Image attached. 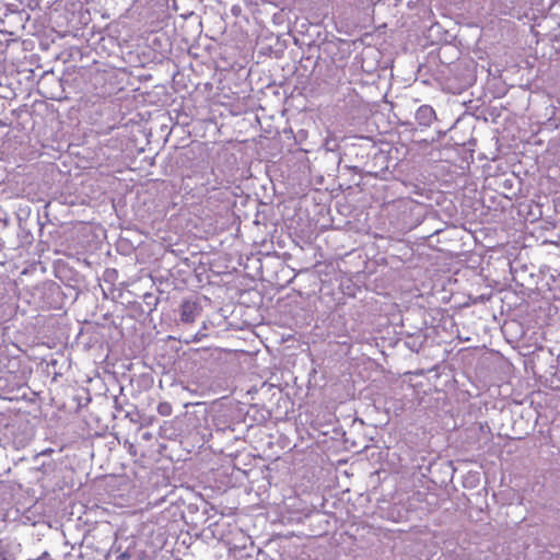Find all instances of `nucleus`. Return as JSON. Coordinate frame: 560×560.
<instances>
[{"label":"nucleus","mask_w":560,"mask_h":560,"mask_svg":"<svg viewBox=\"0 0 560 560\" xmlns=\"http://www.w3.org/2000/svg\"><path fill=\"white\" fill-rule=\"evenodd\" d=\"M476 62L471 59H462L447 66L442 78L443 91L451 94H460L470 88L477 79Z\"/></svg>","instance_id":"f257e3e1"},{"label":"nucleus","mask_w":560,"mask_h":560,"mask_svg":"<svg viewBox=\"0 0 560 560\" xmlns=\"http://www.w3.org/2000/svg\"><path fill=\"white\" fill-rule=\"evenodd\" d=\"M415 120L416 122L405 121L401 125L411 133L412 139L416 142L431 144L439 141L445 135V131L434 129L429 137H422V132L438 121L435 110L430 105H421L416 110Z\"/></svg>","instance_id":"f03ea898"},{"label":"nucleus","mask_w":560,"mask_h":560,"mask_svg":"<svg viewBox=\"0 0 560 560\" xmlns=\"http://www.w3.org/2000/svg\"><path fill=\"white\" fill-rule=\"evenodd\" d=\"M201 312L202 306L197 300L186 299L179 305V322L184 325L192 324Z\"/></svg>","instance_id":"7ed1b4c3"},{"label":"nucleus","mask_w":560,"mask_h":560,"mask_svg":"<svg viewBox=\"0 0 560 560\" xmlns=\"http://www.w3.org/2000/svg\"><path fill=\"white\" fill-rule=\"evenodd\" d=\"M44 299V305L50 308H59L61 304V288L55 282L44 283L40 288Z\"/></svg>","instance_id":"20e7f679"},{"label":"nucleus","mask_w":560,"mask_h":560,"mask_svg":"<svg viewBox=\"0 0 560 560\" xmlns=\"http://www.w3.org/2000/svg\"><path fill=\"white\" fill-rule=\"evenodd\" d=\"M115 536H116V534L113 530V528L108 524H105L102 527H97V528H94L93 530H90L83 537L82 541L80 542V546L86 545V547H92L94 544V540H96L97 538H103V537L106 538V545H108L114 539Z\"/></svg>","instance_id":"39448f33"},{"label":"nucleus","mask_w":560,"mask_h":560,"mask_svg":"<svg viewBox=\"0 0 560 560\" xmlns=\"http://www.w3.org/2000/svg\"><path fill=\"white\" fill-rule=\"evenodd\" d=\"M112 552L118 553L116 560H141L143 551L138 550L135 546L129 545L124 551H121V546H116L115 544L107 551L103 548L102 553L108 558Z\"/></svg>","instance_id":"423d86ee"},{"label":"nucleus","mask_w":560,"mask_h":560,"mask_svg":"<svg viewBox=\"0 0 560 560\" xmlns=\"http://www.w3.org/2000/svg\"><path fill=\"white\" fill-rule=\"evenodd\" d=\"M154 11L159 12V15L156 16L158 22H163L171 18V7L168 5V2H154Z\"/></svg>","instance_id":"0eeeda50"},{"label":"nucleus","mask_w":560,"mask_h":560,"mask_svg":"<svg viewBox=\"0 0 560 560\" xmlns=\"http://www.w3.org/2000/svg\"><path fill=\"white\" fill-rule=\"evenodd\" d=\"M158 412L161 416L167 417L172 413V406L168 402H160L158 406Z\"/></svg>","instance_id":"6e6552de"},{"label":"nucleus","mask_w":560,"mask_h":560,"mask_svg":"<svg viewBox=\"0 0 560 560\" xmlns=\"http://www.w3.org/2000/svg\"><path fill=\"white\" fill-rule=\"evenodd\" d=\"M0 557L2 560H15L13 552L4 546H0Z\"/></svg>","instance_id":"1a4fd4ad"},{"label":"nucleus","mask_w":560,"mask_h":560,"mask_svg":"<svg viewBox=\"0 0 560 560\" xmlns=\"http://www.w3.org/2000/svg\"><path fill=\"white\" fill-rule=\"evenodd\" d=\"M407 346L409 347V349H411L412 351L415 352H419L421 346H422V342H417L416 339H412L410 341H407Z\"/></svg>","instance_id":"9d476101"},{"label":"nucleus","mask_w":560,"mask_h":560,"mask_svg":"<svg viewBox=\"0 0 560 560\" xmlns=\"http://www.w3.org/2000/svg\"><path fill=\"white\" fill-rule=\"evenodd\" d=\"M231 13H232L235 18H237V16H240V15H241V13H242V8H241L238 4H234V5H232V8H231Z\"/></svg>","instance_id":"9b49d317"},{"label":"nucleus","mask_w":560,"mask_h":560,"mask_svg":"<svg viewBox=\"0 0 560 560\" xmlns=\"http://www.w3.org/2000/svg\"><path fill=\"white\" fill-rule=\"evenodd\" d=\"M7 8L9 11H19V5L16 2H8Z\"/></svg>","instance_id":"f8f14e48"},{"label":"nucleus","mask_w":560,"mask_h":560,"mask_svg":"<svg viewBox=\"0 0 560 560\" xmlns=\"http://www.w3.org/2000/svg\"><path fill=\"white\" fill-rule=\"evenodd\" d=\"M192 14H194V11H185V12H180L179 16L183 19H187V18L191 16Z\"/></svg>","instance_id":"ddd939ff"},{"label":"nucleus","mask_w":560,"mask_h":560,"mask_svg":"<svg viewBox=\"0 0 560 560\" xmlns=\"http://www.w3.org/2000/svg\"><path fill=\"white\" fill-rule=\"evenodd\" d=\"M125 445H128V450L131 454H136L135 445L132 443H129L128 441H125Z\"/></svg>","instance_id":"4468645a"},{"label":"nucleus","mask_w":560,"mask_h":560,"mask_svg":"<svg viewBox=\"0 0 560 560\" xmlns=\"http://www.w3.org/2000/svg\"><path fill=\"white\" fill-rule=\"evenodd\" d=\"M172 3H173V4H172V8H171V9H172L174 12L182 11V8H178L177 2H172Z\"/></svg>","instance_id":"2eb2a0df"},{"label":"nucleus","mask_w":560,"mask_h":560,"mask_svg":"<svg viewBox=\"0 0 560 560\" xmlns=\"http://www.w3.org/2000/svg\"><path fill=\"white\" fill-rule=\"evenodd\" d=\"M27 7L30 8L31 11H35V9L38 7V2H34V5H32V2H28Z\"/></svg>","instance_id":"dca6fc26"},{"label":"nucleus","mask_w":560,"mask_h":560,"mask_svg":"<svg viewBox=\"0 0 560 560\" xmlns=\"http://www.w3.org/2000/svg\"><path fill=\"white\" fill-rule=\"evenodd\" d=\"M207 335L205 332H202L201 330H199L197 334H196V339L200 340L202 339L203 337H206Z\"/></svg>","instance_id":"f3484780"},{"label":"nucleus","mask_w":560,"mask_h":560,"mask_svg":"<svg viewBox=\"0 0 560 560\" xmlns=\"http://www.w3.org/2000/svg\"><path fill=\"white\" fill-rule=\"evenodd\" d=\"M7 224H8L7 219H5V218H4V219H2V218L0 217V225H2V228H5V226H7Z\"/></svg>","instance_id":"a211bd4d"},{"label":"nucleus","mask_w":560,"mask_h":560,"mask_svg":"<svg viewBox=\"0 0 560 560\" xmlns=\"http://www.w3.org/2000/svg\"><path fill=\"white\" fill-rule=\"evenodd\" d=\"M143 438H144L145 440H149V439L151 438V434H150V433H145V434L143 435Z\"/></svg>","instance_id":"6ab92c4d"},{"label":"nucleus","mask_w":560,"mask_h":560,"mask_svg":"<svg viewBox=\"0 0 560 560\" xmlns=\"http://www.w3.org/2000/svg\"><path fill=\"white\" fill-rule=\"evenodd\" d=\"M51 448H48L47 451L43 452L42 455L46 454V453H51Z\"/></svg>","instance_id":"aec40b11"},{"label":"nucleus","mask_w":560,"mask_h":560,"mask_svg":"<svg viewBox=\"0 0 560 560\" xmlns=\"http://www.w3.org/2000/svg\"><path fill=\"white\" fill-rule=\"evenodd\" d=\"M26 21H30L31 20V15L28 13H26V18H25Z\"/></svg>","instance_id":"412c9836"},{"label":"nucleus","mask_w":560,"mask_h":560,"mask_svg":"<svg viewBox=\"0 0 560 560\" xmlns=\"http://www.w3.org/2000/svg\"><path fill=\"white\" fill-rule=\"evenodd\" d=\"M0 126L4 127V126H7V124L4 121L0 120Z\"/></svg>","instance_id":"4be33fe9"},{"label":"nucleus","mask_w":560,"mask_h":560,"mask_svg":"<svg viewBox=\"0 0 560 560\" xmlns=\"http://www.w3.org/2000/svg\"><path fill=\"white\" fill-rule=\"evenodd\" d=\"M409 9H413V5H411V2H408Z\"/></svg>","instance_id":"5701e85b"}]
</instances>
